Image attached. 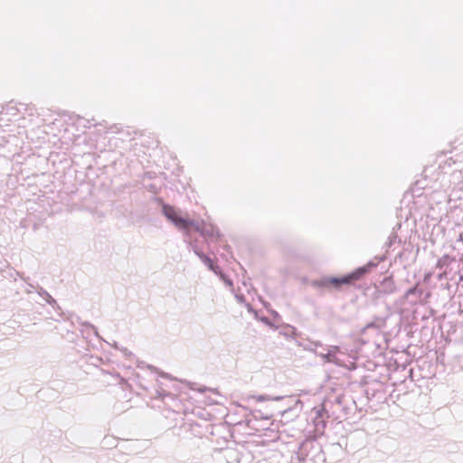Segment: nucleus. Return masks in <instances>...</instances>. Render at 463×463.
Wrapping results in <instances>:
<instances>
[{
    "instance_id": "1",
    "label": "nucleus",
    "mask_w": 463,
    "mask_h": 463,
    "mask_svg": "<svg viewBox=\"0 0 463 463\" xmlns=\"http://www.w3.org/2000/svg\"><path fill=\"white\" fill-rule=\"evenodd\" d=\"M376 266L373 262H368L363 267H359L350 274H347L341 278H330L323 282L325 287H332L335 288H340L343 285H350L357 280H360L365 274L369 273L372 269Z\"/></svg>"
},
{
    "instance_id": "2",
    "label": "nucleus",
    "mask_w": 463,
    "mask_h": 463,
    "mask_svg": "<svg viewBox=\"0 0 463 463\" xmlns=\"http://www.w3.org/2000/svg\"><path fill=\"white\" fill-rule=\"evenodd\" d=\"M163 212L167 219L175 223L180 229L189 230L190 228L194 229L195 231H200V226L198 223L194 222L188 219L183 218L179 215L178 212L170 205H165L163 207Z\"/></svg>"
},
{
    "instance_id": "3",
    "label": "nucleus",
    "mask_w": 463,
    "mask_h": 463,
    "mask_svg": "<svg viewBox=\"0 0 463 463\" xmlns=\"http://www.w3.org/2000/svg\"><path fill=\"white\" fill-rule=\"evenodd\" d=\"M199 256H200L201 260L203 261V263H204L205 265H207V267H208L211 270L214 271L215 273H218V272H219V267H218V266H216V265L213 263V260H211L209 257H207V256H205V255H203V254H199Z\"/></svg>"
}]
</instances>
